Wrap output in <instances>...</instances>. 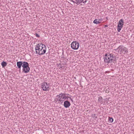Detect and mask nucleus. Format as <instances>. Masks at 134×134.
<instances>
[{"label": "nucleus", "instance_id": "1", "mask_svg": "<svg viewBox=\"0 0 134 134\" xmlns=\"http://www.w3.org/2000/svg\"><path fill=\"white\" fill-rule=\"evenodd\" d=\"M116 57L113 54L106 53L105 55L104 58V62L105 63H109L113 62L115 64L114 61H116Z\"/></svg>", "mask_w": 134, "mask_h": 134}, {"label": "nucleus", "instance_id": "8", "mask_svg": "<svg viewBox=\"0 0 134 134\" xmlns=\"http://www.w3.org/2000/svg\"><path fill=\"white\" fill-rule=\"evenodd\" d=\"M40 43H38L37 44L36 47L35 48V50L36 51V53L38 54L39 55H40V51L41 47H40L41 45H40Z\"/></svg>", "mask_w": 134, "mask_h": 134}, {"label": "nucleus", "instance_id": "21", "mask_svg": "<svg viewBox=\"0 0 134 134\" xmlns=\"http://www.w3.org/2000/svg\"><path fill=\"white\" fill-rule=\"evenodd\" d=\"M87 1V0H85L84 1H83L82 2L83 3H86Z\"/></svg>", "mask_w": 134, "mask_h": 134}, {"label": "nucleus", "instance_id": "7", "mask_svg": "<svg viewBox=\"0 0 134 134\" xmlns=\"http://www.w3.org/2000/svg\"><path fill=\"white\" fill-rule=\"evenodd\" d=\"M65 93H60L57 95V97H58L57 99V101L60 102L63 101L64 100V96Z\"/></svg>", "mask_w": 134, "mask_h": 134}, {"label": "nucleus", "instance_id": "25", "mask_svg": "<svg viewBox=\"0 0 134 134\" xmlns=\"http://www.w3.org/2000/svg\"><path fill=\"white\" fill-rule=\"evenodd\" d=\"M106 19H108V18H106Z\"/></svg>", "mask_w": 134, "mask_h": 134}, {"label": "nucleus", "instance_id": "23", "mask_svg": "<svg viewBox=\"0 0 134 134\" xmlns=\"http://www.w3.org/2000/svg\"><path fill=\"white\" fill-rule=\"evenodd\" d=\"M108 25H105V27H108Z\"/></svg>", "mask_w": 134, "mask_h": 134}, {"label": "nucleus", "instance_id": "20", "mask_svg": "<svg viewBox=\"0 0 134 134\" xmlns=\"http://www.w3.org/2000/svg\"><path fill=\"white\" fill-rule=\"evenodd\" d=\"M35 36L38 37H40V35L37 33H36L35 34Z\"/></svg>", "mask_w": 134, "mask_h": 134}, {"label": "nucleus", "instance_id": "15", "mask_svg": "<svg viewBox=\"0 0 134 134\" xmlns=\"http://www.w3.org/2000/svg\"><path fill=\"white\" fill-rule=\"evenodd\" d=\"M109 120L111 122H113V119L112 118L110 117H109Z\"/></svg>", "mask_w": 134, "mask_h": 134}, {"label": "nucleus", "instance_id": "2", "mask_svg": "<svg viewBox=\"0 0 134 134\" xmlns=\"http://www.w3.org/2000/svg\"><path fill=\"white\" fill-rule=\"evenodd\" d=\"M118 49H119L118 52H120V54L122 53L125 54H127L128 53L127 49L125 47H124L122 45L119 46L117 48L115 49V50L117 51Z\"/></svg>", "mask_w": 134, "mask_h": 134}, {"label": "nucleus", "instance_id": "16", "mask_svg": "<svg viewBox=\"0 0 134 134\" xmlns=\"http://www.w3.org/2000/svg\"><path fill=\"white\" fill-rule=\"evenodd\" d=\"M77 2L76 3H81L83 1V0H75Z\"/></svg>", "mask_w": 134, "mask_h": 134}, {"label": "nucleus", "instance_id": "11", "mask_svg": "<svg viewBox=\"0 0 134 134\" xmlns=\"http://www.w3.org/2000/svg\"><path fill=\"white\" fill-rule=\"evenodd\" d=\"M23 62L19 61L17 62V65L18 68L20 69H21V66H22Z\"/></svg>", "mask_w": 134, "mask_h": 134}, {"label": "nucleus", "instance_id": "4", "mask_svg": "<svg viewBox=\"0 0 134 134\" xmlns=\"http://www.w3.org/2000/svg\"><path fill=\"white\" fill-rule=\"evenodd\" d=\"M79 46V44L76 41L73 42L71 44V47L73 49L77 50L78 49Z\"/></svg>", "mask_w": 134, "mask_h": 134}, {"label": "nucleus", "instance_id": "14", "mask_svg": "<svg viewBox=\"0 0 134 134\" xmlns=\"http://www.w3.org/2000/svg\"><path fill=\"white\" fill-rule=\"evenodd\" d=\"M93 22L94 24H99L100 23V22L99 21H98V20L97 19H96L94 20Z\"/></svg>", "mask_w": 134, "mask_h": 134}, {"label": "nucleus", "instance_id": "12", "mask_svg": "<svg viewBox=\"0 0 134 134\" xmlns=\"http://www.w3.org/2000/svg\"><path fill=\"white\" fill-rule=\"evenodd\" d=\"M29 66V64L28 63L26 62H23L22 64V67H26Z\"/></svg>", "mask_w": 134, "mask_h": 134}, {"label": "nucleus", "instance_id": "24", "mask_svg": "<svg viewBox=\"0 0 134 134\" xmlns=\"http://www.w3.org/2000/svg\"><path fill=\"white\" fill-rule=\"evenodd\" d=\"M69 94H65V96L66 95H67V96H68V95H69Z\"/></svg>", "mask_w": 134, "mask_h": 134}, {"label": "nucleus", "instance_id": "10", "mask_svg": "<svg viewBox=\"0 0 134 134\" xmlns=\"http://www.w3.org/2000/svg\"><path fill=\"white\" fill-rule=\"evenodd\" d=\"M70 102L67 100L65 101L64 102V105L65 108L69 107L70 106Z\"/></svg>", "mask_w": 134, "mask_h": 134}, {"label": "nucleus", "instance_id": "22", "mask_svg": "<svg viewBox=\"0 0 134 134\" xmlns=\"http://www.w3.org/2000/svg\"><path fill=\"white\" fill-rule=\"evenodd\" d=\"M69 98L70 99L71 101L73 102V100L72 99V98H71V97H69Z\"/></svg>", "mask_w": 134, "mask_h": 134}, {"label": "nucleus", "instance_id": "19", "mask_svg": "<svg viewBox=\"0 0 134 134\" xmlns=\"http://www.w3.org/2000/svg\"><path fill=\"white\" fill-rule=\"evenodd\" d=\"M93 118H94V119H95V118H97V115L95 114H94L93 116Z\"/></svg>", "mask_w": 134, "mask_h": 134}, {"label": "nucleus", "instance_id": "5", "mask_svg": "<svg viewBox=\"0 0 134 134\" xmlns=\"http://www.w3.org/2000/svg\"><path fill=\"white\" fill-rule=\"evenodd\" d=\"M40 45H41L40 47H41V49H40L41 50L40 55H41L45 53L46 52V48L45 45L43 44L40 43Z\"/></svg>", "mask_w": 134, "mask_h": 134}, {"label": "nucleus", "instance_id": "6", "mask_svg": "<svg viewBox=\"0 0 134 134\" xmlns=\"http://www.w3.org/2000/svg\"><path fill=\"white\" fill-rule=\"evenodd\" d=\"M124 21L122 19H120L119 22L117 26V30L119 32L123 27L124 24Z\"/></svg>", "mask_w": 134, "mask_h": 134}, {"label": "nucleus", "instance_id": "17", "mask_svg": "<svg viewBox=\"0 0 134 134\" xmlns=\"http://www.w3.org/2000/svg\"><path fill=\"white\" fill-rule=\"evenodd\" d=\"M69 97H68V96H65V94L64 95V100L65 99H68V98H69Z\"/></svg>", "mask_w": 134, "mask_h": 134}, {"label": "nucleus", "instance_id": "18", "mask_svg": "<svg viewBox=\"0 0 134 134\" xmlns=\"http://www.w3.org/2000/svg\"><path fill=\"white\" fill-rule=\"evenodd\" d=\"M102 99V97H100L99 98L98 100L99 101H101Z\"/></svg>", "mask_w": 134, "mask_h": 134}, {"label": "nucleus", "instance_id": "13", "mask_svg": "<svg viewBox=\"0 0 134 134\" xmlns=\"http://www.w3.org/2000/svg\"><path fill=\"white\" fill-rule=\"evenodd\" d=\"M1 65L3 67L7 65V63L4 61L3 62L1 63Z\"/></svg>", "mask_w": 134, "mask_h": 134}, {"label": "nucleus", "instance_id": "9", "mask_svg": "<svg viewBox=\"0 0 134 134\" xmlns=\"http://www.w3.org/2000/svg\"><path fill=\"white\" fill-rule=\"evenodd\" d=\"M30 68L29 66L23 67V72L26 73L29 71Z\"/></svg>", "mask_w": 134, "mask_h": 134}, {"label": "nucleus", "instance_id": "3", "mask_svg": "<svg viewBox=\"0 0 134 134\" xmlns=\"http://www.w3.org/2000/svg\"><path fill=\"white\" fill-rule=\"evenodd\" d=\"M41 87L43 91H47L49 90V85L46 82H43L42 83Z\"/></svg>", "mask_w": 134, "mask_h": 134}]
</instances>
